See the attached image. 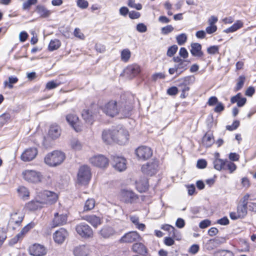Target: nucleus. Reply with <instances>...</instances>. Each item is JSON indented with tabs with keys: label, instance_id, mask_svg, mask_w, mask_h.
Listing matches in <instances>:
<instances>
[{
	"label": "nucleus",
	"instance_id": "nucleus-1",
	"mask_svg": "<svg viewBox=\"0 0 256 256\" xmlns=\"http://www.w3.org/2000/svg\"><path fill=\"white\" fill-rule=\"evenodd\" d=\"M102 110L106 115L111 117H114L116 116L118 113L119 111L122 112L125 116H128L130 115V112L132 110V106H128L127 108H125L124 109L119 110L117 106L116 102L111 100L102 107Z\"/></svg>",
	"mask_w": 256,
	"mask_h": 256
},
{
	"label": "nucleus",
	"instance_id": "nucleus-2",
	"mask_svg": "<svg viewBox=\"0 0 256 256\" xmlns=\"http://www.w3.org/2000/svg\"><path fill=\"white\" fill-rule=\"evenodd\" d=\"M65 159V154L59 150H54L48 154L44 159V162L50 166H56L61 164Z\"/></svg>",
	"mask_w": 256,
	"mask_h": 256
},
{
	"label": "nucleus",
	"instance_id": "nucleus-3",
	"mask_svg": "<svg viewBox=\"0 0 256 256\" xmlns=\"http://www.w3.org/2000/svg\"><path fill=\"white\" fill-rule=\"evenodd\" d=\"M24 180L28 182L37 184L43 182L44 176L40 172L26 170L22 172Z\"/></svg>",
	"mask_w": 256,
	"mask_h": 256
},
{
	"label": "nucleus",
	"instance_id": "nucleus-4",
	"mask_svg": "<svg viewBox=\"0 0 256 256\" xmlns=\"http://www.w3.org/2000/svg\"><path fill=\"white\" fill-rule=\"evenodd\" d=\"M91 178L90 168L86 166H81L78 174V182L82 184H86Z\"/></svg>",
	"mask_w": 256,
	"mask_h": 256
},
{
	"label": "nucleus",
	"instance_id": "nucleus-5",
	"mask_svg": "<svg viewBox=\"0 0 256 256\" xmlns=\"http://www.w3.org/2000/svg\"><path fill=\"white\" fill-rule=\"evenodd\" d=\"M76 232L82 238H88L93 236L92 228L84 222L78 224L76 226Z\"/></svg>",
	"mask_w": 256,
	"mask_h": 256
},
{
	"label": "nucleus",
	"instance_id": "nucleus-6",
	"mask_svg": "<svg viewBox=\"0 0 256 256\" xmlns=\"http://www.w3.org/2000/svg\"><path fill=\"white\" fill-rule=\"evenodd\" d=\"M116 142L120 144H125L128 142V132L122 126L115 128Z\"/></svg>",
	"mask_w": 256,
	"mask_h": 256
},
{
	"label": "nucleus",
	"instance_id": "nucleus-7",
	"mask_svg": "<svg viewBox=\"0 0 256 256\" xmlns=\"http://www.w3.org/2000/svg\"><path fill=\"white\" fill-rule=\"evenodd\" d=\"M39 196L42 200L40 203L49 204L55 203L58 198L56 193L48 190L43 191L40 193Z\"/></svg>",
	"mask_w": 256,
	"mask_h": 256
},
{
	"label": "nucleus",
	"instance_id": "nucleus-8",
	"mask_svg": "<svg viewBox=\"0 0 256 256\" xmlns=\"http://www.w3.org/2000/svg\"><path fill=\"white\" fill-rule=\"evenodd\" d=\"M112 164L115 170L119 172L124 171L126 168V160L121 156H112Z\"/></svg>",
	"mask_w": 256,
	"mask_h": 256
},
{
	"label": "nucleus",
	"instance_id": "nucleus-9",
	"mask_svg": "<svg viewBox=\"0 0 256 256\" xmlns=\"http://www.w3.org/2000/svg\"><path fill=\"white\" fill-rule=\"evenodd\" d=\"M136 154L138 158L146 160L152 156V151L150 147L140 146L136 149Z\"/></svg>",
	"mask_w": 256,
	"mask_h": 256
},
{
	"label": "nucleus",
	"instance_id": "nucleus-10",
	"mask_svg": "<svg viewBox=\"0 0 256 256\" xmlns=\"http://www.w3.org/2000/svg\"><path fill=\"white\" fill-rule=\"evenodd\" d=\"M158 162L154 160L144 164L142 167V170L146 174L152 176L157 172Z\"/></svg>",
	"mask_w": 256,
	"mask_h": 256
},
{
	"label": "nucleus",
	"instance_id": "nucleus-11",
	"mask_svg": "<svg viewBox=\"0 0 256 256\" xmlns=\"http://www.w3.org/2000/svg\"><path fill=\"white\" fill-rule=\"evenodd\" d=\"M90 161L92 165L100 168H105L108 164V159L102 155L94 156L90 158Z\"/></svg>",
	"mask_w": 256,
	"mask_h": 256
},
{
	"label": "nucleus",
	"instance_id": "nucleus-12",
	"mask_svg": "<svg viewBox=\"0 0 256 256\" xmlns=\"http://www.w3.org/2000/svg\"><path fill=\"white\" fill-rule=\"evenodd\" d=\"M141 239V236L136 232L132 231L126 234L120 240L122 242L132 243L140 241Z\"/></svg>",
	"mask_w": 256,
	"mask_h": 256
},
{
	"label": "nucleus",
	"instance_id": "nucleus-13",
	"mask_svg": "<svg viewBox=\"0 0 256 256\" xmlns=\"http://www.w3.org/2000/svg\"><path fill=\"white\" fill-rule=\"evenodd\" d=\"M29 252L30 254L34 256H44L46 254L47 250L44 246L35 244L30 247Z\"/></svg>",
	"mask_w": 256,
	"mask_h": 256
},
{
	"label": "nucleus",
	"instance_id": "nucleus-14",
	"mask_svg": "<svg viewBox=\"0 0 256 256\" xmlns=\"http://www.w3.org/2000/svg\"><path fill=\"white\" fill-rule=\"evenodd\" d=\"M38 154V150L36 148H28L22 153L21 160L24 162H30L34 160Z\"/></svg>",
	"mask_w": 256,
	"mask_h": 256
},
{
	"label": "nucleus",
	"instance_id": "nucleus-15",
	"mask_svg": "<svg viewBox=\"0 0 256 256\" xmlns=\"http://www.w3.org/2000/svg\"><path fill=\"white\" fill-rule=\"evenodd\" d=\"M121 200L126 203H133L138 200V196L132 191L122 190L120 192Z\"/></svg>",
	"mask_w": 256,
	"mask_h": 256
},
{
	"label": "nucleus",
	"instance_id": "nucleus-16",
	"mask_svg": "<svg viewBox=\"0 0 256 256\" xmlns=\"http://www.w3.org/2000/svg\"><path fill=\"white\" fill-rule=\"evenodd\" d=\"M102 139L106 144L116 142L115 128L112 130H104L102 133Z\"/></svg>",
	"mask_w": 256,
	"mask_h": 256
},
{
	"label": "nucleus",
	"instance_id": "nucleus-17",
	"mask_svg": "<svg viewBox=\"0 0 256 256\" xmlns=\"http://www.w3.org/2000/svg\"><path fill=\"white\" fill-rule=\"evenodd\" d=\"M24 218V216L18 210L10 214V218L9 220V224L10 226L16 225L19 226L22 222Z\"/></svg>",
	"mask_w": 256,
	"mask_h": 256
},
{
	"label": "nucleus",
	"instance_id": "nucleus-18",
	"mask_svg": "<svg viewBox=\"0 0 256 256\" xmlns=\"http://www.w3.org/2000/svg\"><path fill=\"white\" fill-rule=\"evenodd\" d=\"M68 220L67 215L66 214H60L56 212L54 214V218L52 220L53 227L62 226L66 224Z\"/></svg>",
	"mask_w": 256,
	"mask_h": 256
},
{
	"label": "nucleus",
	"instance_id": "nucleus-19",
	"mask_svg": "<svg viewBox=\"0 0 256 256\" xmlns=\"http://www.w3.org/2000/svg\"><path fill=\"white\" fill-rule=\"evenodd\" d=\"M66 120L76 132H78L82 130V126L78 124V118L76 115L68 114L66 116Z\"/></svg>",
	"mask_w": 256,
	"mask_h": 256
},
{
	"label": "nucleus",
	"instance_id": "nucleus-20",
	"mask_svg": "<svg viewBox=\"0 0 256 256\" xmlns=\"http://www.w3.org/2000/svg\"><path fill=\"white\" fill-rule=\"evenodd\" d=\"M67 236L68 232L65 229L61 228L54 233L53 238L56 242L62 244Z\"/></svg>",
	"mask_w": 256,
	"mask_h": 256
},
{
	"label": "nucleus",
	"instance_id": "nucleus-21",
	"mask_svg": "<svg viewBox=\"0 0 256 256\" xmlns=\"http://www.w3.org/2000/svg\"><path fill=\"white\" fill-rule=\"evenodd\" d=\"M90 248L88 245H80L74 250L75 256H88L90 253Z\"/></svg>",
	"mask_w": 256,
	"mask_h": 256
},
{
	"label": "nucleus",
	"instance_id": "nucleus-22",
	"mask_svg": "<svg viewBox=\"0 0 256 256\" xmlns=\"http://www.w3.org/2000/svg\"><path fill=\"white\" fill-rule=\"evenodd\" d=\"M61 134V129L60 127L56 124L52 125L48 130V136L52 140H55L59 138Z\"/></svg>",
	"mask_w": 256,
	"mask_h": 256
},
{
	"label": "nucleus",
	"instance_id": "nucleus-23",
	"mask_svg": "<svg viewBox=\"0 0 256 256\" xmlns=\"http://www.w3.org/2000/svg\"><path fill=\"white\" fill-rule=\"evenodd\" d=\"M82 116L86 122L92 124L96 116V112H92L91 110H84Z\"/></svg>",
	"mask_w": 256,
	"mask_h": 256
},
{
	"label": "nucleus",
	"instance_id": "nucleus-24",
	"mask_svg": "<svg viewBox=\"0 0 256 256\" xmlns=\"http://www.w3.org/2000/svg\"><path fill=\"white\" fill-rule=\"evenodd\" d=\"M82 218L87 221L94 228L98 227V226L100 225L102 223L100 218L94 214L84 216Z\"/></svg>",
	"mask_w": 256,
	"mask_h": 256
},
{
	"label": "nucleus",
	"instance_id": "nucleus-25",
	"mask_svg": "<svg viewBox=\"0 0 256 256\" xmlns=\"http://www.w3.org/2000/svg\"><path fill=\"white\" fill-rule=\"evenodd\" d=\"M132 248L134 252L141 255L145 256L148 252L147 248L141 242L134 243L132 246Z\"/></svg>",
	"mask_w": 256,
	"mask_h": 256
},
{
	"label": "nucleus",
	"instance_id": "nucleus-26",
	"mask_svg": "<svg viewBox=\"0 0 256 256\" xmlns=\"http://www.w3.org/2000/svg\"><path fill=\"white\" fill-rule=\"evenodd\" d=\"M190 52L191 54L196 57H201L204 55V53L202 51V46L198 43H192Z\"/></svg>",
	"mask_w": 256,
	"mask_h": 256
},
{
	"label": "nucleus",
	"instance_id": "nucleus-27",
	"mask_svg": "<svg viewBox=\"0 0 256 256\" xmlns=\"http://www.w3.org/2000/svg\"><path fill=\"white\" fill-rule=\"evenodd\" d=\"M17 191L19 197L23 200H26L30 196V192L24 186H20L18 188Z\"/></svg>",
	"mask_w": 256,
	"mask_h": 256
},
{
	"label": "nucleus",
	"instance_id": "nucleus-28",
	"mask_svg": "<svg viewBox=\"0 0 256 256\" xmlns=\"http://www.w3.org/2000/svg\"><path fill=\"white\" fill-rule=\"evenodd\" d=\"M100 235L104 238H108L114 234V230L108 226H104L100 232Z\"/></svg>",
	"mask_w": 256,
	"mask_h": 256
},
{
	"label": "nucleus",
	"instance_id": "nucleus-29",
	"mask_svg": "<svg viewBox=\"0 0 256 256\" xmlns=\"http://www.w3.org/2000/svg\"><path fill=\"white\" fill-rule=\"evenodd\" d=\"M243 26V23L240 21L238 20L236 22H235L232 26L224 30V32L226 33H230L233 32L238 30L240 29Z\"/></svg>",
	"mask_w": 256,
	"mask_h": 256
},
{
	"label": "nucleus",
	"instance_id": "nucleus-30",
	"mask_svg": "<svg viewBox=\"0 0 256 256\" xmlns=\"http://www.w3.org/2000/svg\"><path fill=\"white\" fill-rule=\"evenodd\" d=\"M130 221L136 226V228L140 230L143 231L146 226L144 224L139 223V218L136 216H130Z\"/></svg>",
	"mask_w": 256,
	"mask_h": 256
},
{
	"label": "nucleus",
	"instance_id": "nucleus-31",
	"mask_svg": "<svg viewBox=\"0 0 256 256\" xmlns=\"http://www.w3.org/2000/svg\"><path fill=\"white\" fill-rule=\"evenodd\" d=\"M36 10L38 13L42 17L47 18L51 14V12L47 10L44 6H38L36 7Z\"/></svg>",
	"mask_w": 256,
	"mask_h": 256
},
{
	"label": "nucleus",
	"instance_id": "nucleus-32",
	"mask_svg": "<svg viewBox=\"0 0 256 256\" xmlns=\"http://www.w3.org/2000/svg\"><path fill=\"white\" fill-rule=\"evenodd\" d=\"M226 162V160H224L220 158H216L213 162L214 168L218 170H224Z\"/></svg>",
	"mask_w": 256,
	"mask_h": 256
},
{
	"label": "nucleus",
	"instance_id": "nucleus-33",
	"mask_svg": "<svg viewBox=\"0 0 256 256\" xmlns=\"http://www.w3.org/2000/svg\"><path fill=\"white\" fill-rule=\"evenodd\" d=\"M242 203L238 206L237 213L240 218H244L247 214V202Z\"/></svg>",
	"mask_w": 256,
	"mask_h": 256
},
{
	"label": "nucleus",
	"instance_id": "nucleus-34",
	"mask_svg": "<svg viewBox=\"0 0 256 256\" xmlns=\"http://www.w3.org/2000/svg\"><path fill=\"white\" fill-rule=\"evenodd\" d=\"M126 72L130 73L133 76H135L140 72V66L138 64H132L127 68Z\"/></svg>",
	"mask_w": 256,
	"mask_h": 256
},
{
	"label": "nucleus",
	"instance_id": "nucleus-35",
	"mask_svg": "<svg viewBox=\"0 0 256 256\" xmlns=\"http://www.w3.org/2000/svg\"><path fill=\"white\" fill-rule=\"evenodd\" d=\"M36 224L34 222H30L26 226L22 229L21 230L20 232L18 234V236H20L22 238H24V235L32 228L34 227Z\"/></svg>",
	"mask_w": 256,
	"mask_h": 256
},
{
	"label": "nucleus",
	"instance_id": "nucleus-36",
	"mask_svg": "<svg viewBox=\"0 0 256 256\" xmlns=\"http://www.w3.org/2000/svg\"><path fill=\"white\" fill-rule=\"evenodd\" d=\"M202 142L206 147L210 146L214 142L212 136L208 134H206L203 138Z\"/></svg>",
	"mask_w": 256,
	"mask_h": 256
},
{
	"label": "nucleus",
	"instance_id": "nucleus-37",
	"mask_svg": "<svg viewBox=\"0 0 256 256\" xmlns=\"http://www.w3.org/2000/svg\"><path fill=\"white\" fill-rule=\"evenodd\" d=\"M188 61L184 60L183 61H182L181 62L175 64L178 72V75L180 74L188 68Z\"/></svg>",
	"mask_w": 256,
	"mask_h": 256
},
{
	"label": "nucleus",
	"instance_id": "nucleus-38",
	"mask_svg": "<svg viewBox=\"0 0 256 256\" xmlns=\"http://www.w3.org/2000/svg\"><path fill=\"white\" fill-rule=\"evenodd\" d=\"M95 206V200L93 198L88 199L85 202L84 211L90 210L94 208Z\"/></svg>",
	"mask_w": 256,
	"mask_h": 256
},
{
	"label": "nucleus",
	"instance_id": "nucleus-39",
	"mask_svg": "<svg viewBox=\"0 0 256 256\" xmlns=\"http://www.w3.org/2000/svg\"><path fill=\"white\" fill-rule=\"evenodd\" d=\"M60 46V42L57 39L52 40L50 42L48 48L50 50L53 51L57 50Z\"/></svg>",
	"mask_w": 256,
	"mask_h": 256
},
{
	"label": "nucleus",
	"instance_id": "nucleus-40",
	"mask_svg": "<svg viewBox=\"0 0 256 256\" xmlns=\"http://www.w3.org/2000/svg\"><path fill=\"white\" fill-rule=\"evenodd\" d=\"M162 228L168 232L170 236L175 237L176 230L174 226L170 224H164L162 226Z\"/></svg>",
	"mask_w": 256,
	"mask_h": 256
},
{
	"label": "nucleus",
	"instance_id": "nucleus-41",
	"mask_svg": "<svg viewBox=\"0 0 256 256\" xmlns=\"http://www.w3.org/2000/svg\"><path fill=\"white\" fill-rule=\"evenodd\" d=\"M131 53L128 49H124L121 52V59L123 62H127L130 57Z\"/></svg>",
	"mask_w": 256,
	"mask_h": 256
},
{
	"label": "nucleus",
	"instance_id": "nucleus-42",
	"mask_svg": "<svg viewBox=\"0 0 256 256\" xmlns=\"http://www.w3.org/2000/svg\"><path fill=\"white\" fill-rule=\"evenodd\" d=\"M182 83L188 86L192 84L195 82V77L194 76H187L182 79Z\"/></svg>",
	"mask_w": 256,
	"mask_h": 256
},
{
	"label": "nucleus",
	"instance_id": "nucleus-43",
	"mask_svg": "<svg viewBox=\"0 0 256 256\" xmlns=\"http://www.w3.org/2000/svg\"><path fill=\"white\" fill-rule=\"evenodd\" d=\"M236 168V166L234 163L226 160L224 170H228L230 173H232Z\"/></svg>",
	"mask_w": 256,
	"mask_h": 256
},
{
	"label": "nucleus",
	"instance_id": "nucleus-44",
	"mask_svg": "<svg viewBox=\"0 0 256 256\" xmlns=\"http://www.w3.org/2000/svg\"><path fill=\"white\" fill-rule=\"evenodd\" d=\"M246 78L244 76H240L238 79L236 86L235 88V91L240 90L243 86L245 82Z\"/></svg>",
	"mask_w": 256,
	"mask_h": 256
},
{
	"label": "nucleus",
	"instance_id": "nucleus-45",
	"mask_svg": "<svg viewBox=\"0 0 256 256\" xmlns=\"http://www.w3.org/2000/svg\"><path fill=\"white\" fill-rule=\"evenodd\" d=\"M178 44L180 45H183L187 40V36L185 34H182L176 37Z\"/></svg>",
	"mask_w": 256,
	"mask_h": 256
},
{
	"label": "nucleus",
	"instance_id": "nucleus-46",
	"mask_svg": "<svg viewBox=\"0 0 256 256\" xmlns=\"http://www.w3.org/2000/svg\"><path fill=\"white\" fill-rule=\"evenodd\" d=\"M128 5L130 8H135L137 10H140L142 8V5L140 4H136L135 0H128Z\"/></svg>",
	"mask_w": 256,
	"mask_h": 256
},
{
	"label": "nucleus",
	"instance_id": "nucleus-47",
	"mask_svg": "<svg viewBox=\"0 0 256 256\" xmlns=\"http://www.w3.org/2000/svg\"><path fill=\"white\" fill-rule=\"evenodd\" d=\"M72 148L76 150H79L82 148V146L80 142L76 139H74L71 141Z\"/></svg>",
	"mask_w": 256,
	"mask_h": 256
},
{
	"label": "nucleus",
	"instance_id": "nucleus-48",
	"mask_svg": "<svg viewBox=\"0 0 256 256\" xmlns=\"http://www.w3.org/2000/svg\"><path fill=\"white\" fill-rule=\"evenodd\" d=\"M37 0H27L22 4V9L24 10H28L31 6L37 3Z\"/></svg>",
	"mask_w": 256,
	"mask_h": 256
},
{
	"label": "nucleus",
	"instance_id": "nucleus-49",
	"mask_svg": "<svg viewBox=\"0 0 256 256\" xmlns=\"http://www.w3.org/2000/svg\"><path fill=\"white\" fill-rule=\"evenodd\" d=\"M178 46L176 45H173L170 46L167 51V56L171 57L173 56L178 50Z\"/></svg>",
	"mask_w": 256,
	"mask_h": 256
},
{
	"label": "nucleus",
	"instance_id": "nucleus-50",
	"mask_svg": "<svg viewBox=\"0 0 256 256\" xmlns=\"http://www.w3.org/2000/svg\"><path fill=\"white\" fill-rule=\"evenodd\" d=\"M38 205L37 202L34 201H31L27 203L26 205V208L30 210H34L37 209Z\"/></svg>",
	"mask_w": 256,
	"mask_h": 256
},
{
	"label": "nucleus",
	"instance_id": "nucleus-51",
	"mask_svg": "<svg viewBox=\"0 0 256 256\" xmlns=\"http://www.w3.org/2000/svg\"><path fill=\"white\" fill-rule=\"evenodd\" d=\"M174 29V28L172 25H168L162 28L161 31L162 34L166 35L172 32Z\"/></svg>",
	"mask_w": 256,
	"mask_h": 256
},
{
	"label": "nucleus",
	"instance_id": "nucleus-52",
	"mask_svg": "<svg viewBox=\"0 0 256 256\" xmlns=\"http://www.w3.org/2000/svg\"><path fill=\"white\" fill-rule=\"evenodd\" d=\"M18 81V79L16 77L10 76L8 78V84L7 82H4L5 85H8V87L10 88H12V84H15Z\"/></svg>",
	"mask_w": 256,
	"mask_h": 256
},
{
	"label": "nucleus",
	"instance_id": "nucleus-53",
	"mask_svg": "<svg viewBox=\"0 0 256 256\" xmlns=\"http://www.w3.org/2000/svg\"><path fill=\"white\" fill-rule=\"evenodd\" d=\"M77 6L82 9H85L88 6V2L86 0H77Z\"/></svg>",
	"mask_w": 256,
	"mask_h": 256
},
{
	"label": "nucleus",
	"instance_id": "nucleus-54",
	"mask_svg": "<svg viewBox=\"0 0 256 256\" xmlns=\"http://www.w3.org/2000/svg\"><path fill=\"white\" fill-rule=\"evenodd\" d=\"M60 84V83H57L56 82L52 80L47 82L46 84V88L48 90H52L56 88Z\"/></svg>",
	"mask_w": 256,
	"mask_h": 256
},
{
	"label": "nucleus",
	"instance_id": "nucleus-55",
	"mask_svg": "<svg viewBox=\"0 0 256 256\" xmlns=\"http://www.w3.org/2000/svg\"><path fill=\"white\" fill-rule=\"evenodd\" d=\"M218 102V98L215 96H211L209 98L207 104L209 106H213Z\"/></svg>",
	"mask_w": 256,
	"mask_h": 256
},
{
	"label": "nucleus",
	"instance_id": "nucleus-56",
	"mask_svg": "<svg viewBox=\"0 0 256 256\" xmlns=\"http://www.w3.org/2000/svg\"><path fill=\"white\" fill-rule=\"evenodd\" d=\"M240 125V122L238 120H235L234 122L232 125L227 126H226V130L232 131L236 129Z\"/></svg>",
	"mask_w": 256,
	"mask_h": 256
},
{
	"label": "nucleus",
	"instance_id": "nucleus-57",
	"mask_svg": "<svg viewBox=\"0 0 256 256\" xmlns=\"http://www.w3.org/2000/svg\"><path fill=\"white\" fill-rule=\"evenodd\" d=\"M136 30L140 32H144L147 30V28L143 23H140L136 26Z\"/></svg>",
	"mask_w": 256,
	"mask_h": 256
},
{
	"label": "nucleus",
	"instance_id": "nucleus-58",
	"mask_svg": "<svg viewBox=\"0 0 256 256\" xmlns=\"http://www.w3.org/2000/svg\"><path fill=\"white\" fill-rule=\"evenodd\" d=\"M217 26L216 25H210L206 28V31L208 34H212L216 32Z\"/></svg>",
	"mask_w": 256,
	"mask_h": 256
},
{
	"label": "nucleus",
	"instance_id": "nucleus-59",
	"mask_svg": "<svg viewBox=\"0 0 256 256\" xmlns=\"http://www.w3.org/2000/svg\"><path fill=\"white\" fill-rule=\"evenodd\" d=\"M207 52L210 54H215L218 52V47L216 46H213L209 47L207 49Z\"/></svg>",
	"mask_w": 256,
	"mask_h": 256
},
{
	"label": "nucleus",
	"instance_id": "nucleus-60",
	"mask_svg": "<svg viewBox=\"0 0 256 256\" xmlns=\"http://www.w3.org/2000/svg\"><path fill=\"white\" fill-rule=\"evenodd\" d=\"M179 54L184 58H186L188 57V53L185 48H181L179 51Z\"/></svg>",
	"mask_w": 256,
	"mask_h": 256
},
{
	"label": "nucleus",
	"instance_id": "nucleus-61",
	"mask_svg": "<svg viewBox=\"0 0 256 256\" xmlns=\"http://www.w3.org/2000/svg\"><path fill=\"white\" fill-rule=\"evenodd\" d=\"M176 226L180 228H183L185 226V222L182 218H178L176 222Z\"/></svg>",
	"mask_w": 256,
	"mask_h": 256
},
{
	"label": "nucleus",
	"instance_id": "nucleus-62",
	"mask_svg": "<svg viewBox=\"0 0 256 256\" xmlns=\"http://www.w3.org/2000/svg\"><path fill=\"white\" fill-rule=\"evenodd\" d=\"M170 236V237L165 238L164 240V244L168 246H171L173 245L174 243V241L172 238L174 237L171 236Z\"/></svg>",
	"mask_w": 256,
	"mask_h": 256
},
{
	"label": "nucleus",
	"instance_id": "nucleus-63",
	"mask_svg": "<svg viewBox=\"0 0 256 256\" xmlns=\"http://www.w3.org/2000/svg\"><path fill=\"white\" fill-rule=\"evenodd\" d=\"M224 109V106L221 102H218L216 104V106L214 108V111L216 112H220Z\"/></svg>",
	"mask_w": 256,
	"mask_h": 256
},
{
	"label": "nucleus",
	"instance_id": "nucleus-64",
	"mask_svg": "<svg viewBox=\"0 0 256 256\" xmlns=\"http://www.w3.org/2000/svg\"><path fill=\"white\" fill-rule=\"evenodd\" d=\"M206 160L202 159L199 160L197 162V167L199 168H204L206 166Z\"/></svg>",
	"mask_w": 256,
	"mask_h": 256
}]
</instances>
